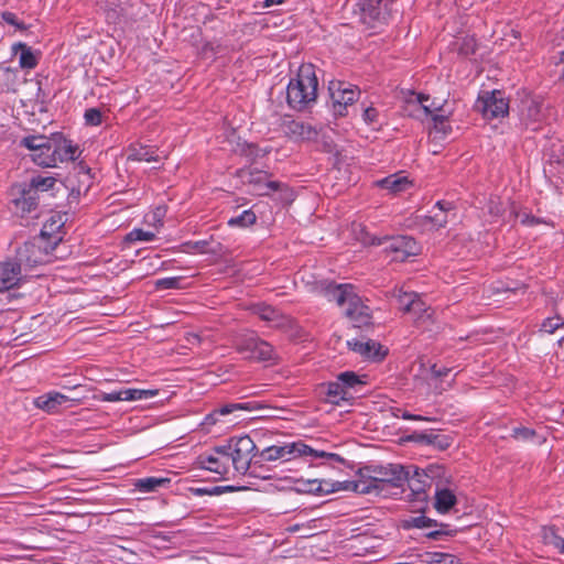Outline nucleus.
Segmentation results:
<instances>
[{
	"label": "nucleus",
	"mask_w": 564,
	"mask_h": 564,
	"mask_svg": "<svg viewBox=\"0 0 564 564\" xmlns=\"http://www.w3.org/2000/svg\"><path fill=\"white\" fill-rule=\"evenodd\" d=\"M365 471H367L370 492H380L388 485L394 488L402 487L408 479V470L402 465L366 467ZM360 475L361 477L366 476L364 469L360 470Z\"/></svg>",
	"instance_id": "obj_3"
},
{
	"label": "nucleus",
	"mask_w": 564,
	"mask_h": 564,
	"mask_svg": "<svg viewBox=\"0 0 564 564\" xmlns=\"http://www.w3.org/2000/svg\"><path fill=\"white\" fill-rule=\"evenodd\" d=\"M477 51V42L473 36H466L463 39L458 52L460 55L469 56L474 55Z\"/></svg>",
	"instance_id": "obj_47"
},
{
	"label": "nucleus",
	"mask_w": 564,
	"mask_h": 564,
	"mask_svg": "<svg viewBox=\"0 0 564 564\" xmlns=\"http://www.w3.org/2000/svg\"><path fill=\"white\" fill-rule=\"evenodd\" d=\"M378 116H379V112L373 107H367L364 109L362 118H364L365 122H367L368 124L377 122Z\"/></svg>",
	"instance_id": "obj_63"
},
{
	"label": "nucleus",
	"mask_w": 564,
	"mask_h": 564,
	"mask_svg": "<svg viewBox=\"0 0 564 564\" xmlns=\"http://www.w3.org/2000/svg\"><path fill=\"white\" fill-rule=\"evenodd\" d=\"M373 246H384V251L392 256L393 261L403 262L419 253V246L414 238L409 236L372 238L369 242Z\"/></svg>",
	"instance_id": "obj_5"
},
{
	"label": "nucleus",
	"mask_w": 564,
	"mask_h": 564,
	"mask_svg": "<svg viewBox=\"0 0 564 564\" xmlns=\"http://www.w3.org/2000/svg\"><path fill=\"white\" fill-rule=\"evenodd\" d=\"M47 140L48 138L45 135H28L20 141V145L35 153L39 150L44 149V145L46 144L45 142H47Z\"/></svg>",
	"instance_id": "obj_37"
},
{
	"label": "nucleus",
	"mask_w": 564,
	"mask_h": 564,
	"mask_svg": "<svg viewBox=\"0 0 564 564\" xmlns=\"http://www.w3.org/2000/svg\"><path fill=\"white\" fill-rule=\"evenodd\" d=\"M289 131L291 134L299 137L302 140H314L317 137L315 128L311 124L295 120L289 123Z\"/></svg>",
	"instance_id": "obj_30"
},
{
	"label": "nucleus",
	"mask_w": 564,
	"mask_h": 564,
	"mask_svg": "<svg viewBox=\"0 0 564 564\" xmlns=\"http://www.w3.org/2000/svg\"><path fill=\"white\" fill-rule=\"evenodd\" d=\"M415 96H416V100L413 104V106L417 107L419 109H422L425 112V115H432V107L435 110H440L442 108L441 105L435 106L434 102L431 106L424 105V101L429 100V96H426V95L415 94Z\"/></svg>",
	"instance_id": "obj_54"
},
{
	"label": "nucleus",
	"mask_w": 564,
	"mask_h": 564,
	"mask_svg": "<svg viewBox=\"0 0 564 564\" xmlns=\"http://www.w3.org/2000/svg\"><path fill=\"white\" fill-rule=\"evenodd\" d=\"M258 314L261 319L268 321V322H274L279 317V312L275 308L268 306V305L260 306L258 308Z\"/></svg>",
	"instance_id": "obj_56"
},
{
	"label": "nucleus",
	"mask_w": 564,
	"mask_h": 564,
	"mask_svg": "<svg viewBox=\"0 0 564 564\" xmlns=\"http://www.w3.org/2000/svg\"><path fill=\"white\" fill-rule=\"evenodd\" d=\"M17 189L19 197L13 199V204L21 212L22 216L35 210L39 205V194H36V191L26 184L19 185Z\"/></svg>",
	"instance_id": "obj_17"
},
{
	"label": "nucleus",
	"mask_w": 564,
	"mask_h": 564,
	"mask_svg": "<svg viewBox=\"0 0 564 564\" xmlns=\"http://www.w3.org/2000/svg\"><path fill=\"white\" fill-rule=\"evenodd\" d=\"M400 0H357L355 14L370 29H380L397 20L400 14Z\"/></svg>",
	"instance_id": "obj_2"
},
{
	"label": "nucleus",
	"mask_w": 564,
	"mask_h": 564,
	"mask_svg": "<svg viewBox=\"0 0 564 564\" xmlns=\"http://www.w3.org/2000/svg\"><path fill=\"white\" fill-rule=\"evenodd\" d=\"M339 490H350L359 494H369L370 487L367 480H346V481H335L334 484H329V488L325 489V494H332Z\"/></svg>",
	"instance_id": "obj_25"
},
{
	"label": "nucleus",
	"mask_w": 564,
	"mask_h": 564,
	"mask_svg": "<svg viewBox=\"0 0 564 564\" xmlns=\"http://www.w3.org/2000/svg\"><path fill=\"white\" fill-rule=\"evenodd\" d=\"M1 18L8 24L15 26L19 30H26V25L23 22H20L17 15L10 11H3L1 13Z\"/></svg>",
	"instance_id": "obj_58"
},
{
	"label": "nucleus",
	"mask_w": 564,
	"mask_h": 564,
	"mask_svg": "<svg viewBox=\"0 0 564 564\" xmlns=\"http://www.w3.org/2000/svg\"><path fill=\"white\" fill-rule=\"evenodd\" d=\"M284 187V184L278 182V181H269V177L267 178V181H264L263 183V186L261 188V191H259V195L261 196H264V195H268L269 192L273 191H280Z\"/></svg>",
	"instance_id": "obj_59"
},
{
	"label": "nucleus",
	"mask_w": 564,
	"mask_h": 564,
	"mask_svg": "<svg viewBox=\"0 0 564 564\" xmlns=\"http://www.w3.org/2000/svg\"><path fill=\"white\" fill-rule=\"evenodd\" d=\"M433 557L431 564H460V560L449 553L433 552Z\"/></svg>",
	"instance_id": "obj_49"
},
{
	"label": "nucleus",
	"mask_w": 564,
	"mask_h": 564,
	"mask_svg": "<svg viewBox=\"0 0 564 564\" xmlns=\"http://www.w3.org/2000/svg\"><path fill=\"white\" fill-rule=\"evenodd\" d=\"M422 473L417 469L410 476L408 471V479L405 480L411 489V503L413 505V512H425L429 508V495L425 490L426 480L423 479Z\"/></svg>",
	"instance_id": "obj_10"
},
{
	"label": "nucleus",
	"mask_w": 564,
	"mask_h": 564,
	"mask_svg": "<svg viewBox=\"0 0 564 564\" xmlns=\"http://www.w3.org/2000/svg\"><path fill=\"white\" fill-rule=\"evenodd\" d=\"M75 398H69L59 392H50L44 395H40L34 400V405L48 413L55 412L57 408L67 401H75Z\"/></svg>",
	"instance_id": "obj_21"
},
{
	"label": "nucleus",
	"mask_w": 564,
	"mask_h": 564,
	"mask_svg": "<svg viewBox=\"0 0 564 564\" xmlns=\"http://www.w3.org/2000/svg\"><path fill=\"white\" fill-rule=\"evenodd\" d=\"M155 238V235L152 231H145L140 228H135L131 230L126 236L127 242H134V241H152Z\"/></svg>",
	"instance_id": "obj_41"
},
{
	"label": "nucleus",
	"mask_w": 564,
	"mask_h": 564,
	"mask_svg": "<svg viewBox=\"0 0 564 564\" xmlns=\"http://www.w3.org/2000/svg\"><path fill=\"white\" fill-rule=\"evenodd\" d=\"M189 491L197 497L202 496H218L217 486L213 487H191Z\"/></svg>",
	"instance_id": "obj_60"
},
{
	"label": "nucleus",
	"mask_w": 564,
	"mask_h": 564,
	"mask_svg": "<svg viewBox=\"0 0 564 564\" xmlns=\"http://www.w3.org/2000/svg\"><path fill=\"white\" fill-rule=\"evenodd\" d=\"M317 77L312 64H303L286 87L288 105L297 111L310 108L317 97Z\"/></svg>",
	"instance_id": "obj_1"
},
{
	"label": "nucleus",
	"mask_w": 564,
	"mask_h": 564,
	"mask_svg": "<svg viewBox=\"0 0 564 564\" xmlns=\"http://www.w3.org/2000/svg\"><path fill=\"white\" fill-rule=\"evenodd\" d=\"M561 325H563L561 317H549L542 323V330L553 334Z\"/></svg>",
	"instance_id": "obj_57"
},
{
	"label": "nucleus",
	"mask_w": 564,
	"mask_h": 564,
	"mask_svg": "<svg viewBox=\"0 0 564 564\" xmlns=\"http://www.w3.org/2000/svg\"><path fill=\"white\" fill-rule=\"evenodd\" d=\"M319 393L325 395V401L334 405H340L341 402L352 401V395L344 390L338 379L336 381L323 383L319 387Z\"/></svg>",
	"instance_id": "obj_19"
},
{
	"label": "nucleus",
	"mask_w": 564,
	"mask_h": 564,
	"mask_svg": "<svg viewBox=\"0 0 564 564\" xmlns=\"http://www.w3.org/2000/svg\"><path fill=\"white\" fill-rule=\"evenodd\" d=\"M477 108L487 119L505 117L509 112V101L500 90L486 91L478 98Z\"/></svg>",
	"instance_id": "obj_8"
},
{
	"label": "nucleus",
	"mask_w": 564,
	"mask_h": 564,
	"mask_svg": "<svg viewBox=\"0 0 564 564\" xmlns=\"http://www.w3.org/2000/svg\"><path fill=\"white\" fill-rule=\"evenodd\" d=\"M65 187L69 189V193H68V196H67V200H68V204L72 205V204H78V199L82 195V187L80 186H75L74 185V181H73V177L68 176L65 181Z\"/></svg>",
	"instance_id": "obj_45"
},
{
	"label": "nucleus",
	"mask_w": 564,
	"mask_h": 564,
	"mask_svg": "<svg viewBox=\"0 0 564 564\" xmlns=\"http://www.w3.org/2000/svg\"><path fill=\"white\" fill-rule=\"evenodd\" d=\"M101 400L107 401V402H117V401H128V398H124V389H122L119 391L102 393Z\"/></svg>",
	"instance_id": "obj_62"
},
{
	"label": "nucleus",
	"mask_w": 564,
	"mask_h": 564,
	"mask_svg": "<svg viewBox=\"0 0 564 564\" xmlns=\"http://www.w3.org/2000/svg\"><path fill=\"white\" fill-rule=\"evenodd\" d=\"M306 451H311V446L306 445L302 441H297L292 443H285L284 445L281 446H269L260 453V457L265 462H273L280 458L290 460L292 458L306 456Z\"/></svg>",
	"instance_id": "obj_9"
},
{
	"label": "nucleus",
	"mask_w": 564,
	"mask_h": 564,
	"mask_svg": "<svg viewBox=\"0 0 564 564\" xmlns=\"http://www.w3.org/2000/svg\"><path fill=\"white\" fill-rule=\"evenodd\" d=\"M155 394L156 391L153 390L124 389V398H128V401L148 399Z\"/></svg>",
	"instance_id": "obj_46"
},
{
	"label": "nucleus",
	"mask_w": 564,
	"mask_h": 564,
	"mask_svg": "<svg viewBox=\"0 0 564 564\" xmlns=\"http://www.w3.org/2000/svg\"><path fill=\"white\" fill-rule=\"evenodd\" d=\"M14 53L21 52L20 54V66L22 68H34L37 65V58L25 43L19 42L12 46Z\"/></svg>",
	"instance_id": "obj_31"
},
{
	"label": "nucleus",
	"mask_w": 564,
	"mask_h": 564,
	"mask_svg": "<svg viewBox=\"0 0 564 564\" xmlns=\"http://www.w3.org/2000/svg\"><path fill=\"white\" fill-rule=\"evenodd\" d=\"M240 153L249 159L251 163L259 156L258 148L253 143H246L242 145Z\"/></svg>",
	"instance_id": "obj_61"
},
{
	"label": "nucleus",
	"mask_w": 564,
	"mask_h": 564,
	"mask_svg": "<svg viewBox=\"0 0 564 564\" xmlns=\"http://www.w3.org/2000/svg\"><path fill=\"white\" fill-rule=\"evenodd\" d=\"M128 160L139 162H152L158 161V156L155 155V151L151 147L132 145L129 149Z\"/></svg>",
	"instance_id": "obj_33"
},
{
	"label": "nucleus",
	"mask_w": 564,
	"mask_h": 564,
	"mask_svg": "<svg viewBox=\"0 0 564 564\" xmlns=\"http://www.w3.org/2000/svg\"><path fill=\"white\" fill-rule=\"evenodd\" d=\"M306 456H312L314 458H327L340 464L345 463V458L336 453H327L324 451H317L311 447V451H306Z\"/></svg>",
	"instance_id": "obj_52"
},
{
	"label": "nucleus",
	"mask_w": 564,
	"mask_h": 564,
	"mask_svg": "<svg viewBox=\"0 0 564 564\" xmlns=\"http://www.w3.org/2000/svg\"><path fill=\"white\" fill-rule=\"evenodd\" d=\"M347 346L351 351L372 361H381L388 355V349L381 344L364 336L360 339L348 340Z\"/></svg>",
	"instance_id": "obj_11"
},
{
	"label": "nucleus",
	"mask_w": 564,
	"mask_h": 564,
	"mask_svg": "<svg viewBox=\"0 0 564 564\" xmlns=\"http://www.w3.org/2000/svg\"><path fill=\"white\" fill-rule=\"evenodd\" d=\"M432 447L437 451H446L454 442V438L447 434L436 433L435 437H433Z\"/></svg>",
	"instance_id": "obj_48"
},
{
	"label": "nucleus",
	"mask_w": 564,
	"mask_h": 564,
	"mask_svg": "<svg viewBox=\"0 0 564 564\" xmlns=\"http://www.w3.org/2000/svg\"><path fill=\"white\" fill-rule=\"evenodd\" d=\"M423 224L430 225L431 228L435 230L444 228L447 224V215L442 210L434 213L433 215L424 216Z\"/></svg>",
	"instance_id": "obj_39"
},
{
	"label": "nucleus",
	"mask_w": 564,
	"mask_h": 564,
	"mask_svg": "<svg viewBox=\"0 0 564 564\" xmlns=\"http://www.w3.org/2000/svg\"><path fill=\"white\" fill-rule=\"evenodd\" d=\"M377 185L387 189L390 194H398L406 191L410 187L411 182L406 176L395 173L378 181Z\"/></svg>",
	"instance_id": "obj_23"
},
{
	"label": "nucleus",
	"mask_w": 564,
	"mask_h": 564,
	"mask_svg": "<svg viewBox=\"0 0 564 564\" xmlns=\"http://www.w3.org/2000/svg\"><path fill=\"white\" fill-rule=\"evenodd\" d=\"M549 532L550 534H545V539H549V543L556 547L561 554H564V538L560 536L553 527L550 528Z\"/></svg>",
	"instance_id": "obj_55"
},
{
	"label": "nucleus",
	"mask_w": 564,
	"mask_h": 564,
	"mask_svg": "<svg viewBox=\"0 0 564 564\" xmlns=\"http://www.w3.org/2000/svg\"><path fill=\"white\" fill-rule=\"evenodd\" d=\"M434 498L435 510L443 514L447 513L457 503L454 492L447 488H440V484H436Z\"/></svg>",
	"instance_id": "obj_22"
},
{
	"label": "nucleus",
	"mask_w": 564,
	"mask_h": 564,
	"mask_svg": "<svg viewBox=\"0 0 564 564\" xmlns=\"http://www.w3.org/2000/svg\"><path fill=\"white\" fill-rule=\"evenodd\" d=\"M238 349L240 352H249L248 358L260 361L271 360L274 354V349L269 343L256 337L246 339Z\"/></svg>",
	"instance_id": "obj_14"
},
{
	"label": "nucleus",
	"mask_w": 564,
	"mask_h": 564,
	"mask_svg": "<svg viewBox=\"0 0 564 564\" xmlns=\"http://www.w3.org/2000/svg\"><path fill=\"white\" fill-rule=\"evenodd\" d=\"M47 144L44 145L43 150H39L37 152L32 154V160L40 166H55V149H54V139L53 134L48 138Z\"/></svg>",
	"instance_id": "obj_26"
},
{
	"label": "nucleus",
	"mask_w": 564,
	"mask_h": 564,
	"mask_svg": "<svg viewBox=\"0 0 564 564\" xmlns=\"http://www.w3.org/2000/svg\"><path fill=\"white\" fill-rule=\"evenodd\" d=\"M256 221H257L256 214L251 209H248V210H243L239 216L231 217L228 220V225L230 227L246 228V227H249V226L256 224Z\"/></svg>",
	"instance_id": "obj_35"
},
{
	"label": "nucleus",
	"mask_w": 564,
	"mask_h": 564,
	"mask_svg": "<svg viewBox=\"0 0 564 564\" xmlns=\"http://www.w3.org/2000/svg\"><path fill=\"white\" fill-rule=\"evenodd\" d=\"M261 409H269L271 408L264 405L261 402L258 401H249V402H242V403H229L225 404L218 409L215 410V413L220 415H227L238 410H245V411H254V410H261Z\"/></svg>",
	"instance_id": "obj_27"
},
{
	"label": "nucleus",
	"mask_w": 564,
	"mask_h": 564,
	"mask_svg": "<svg viewBox=\"0 0 564 564\" xmlns=\"http://www.w3.org/2000/svg\"><path fill=\"white\" fill-rule=\"evenodd\" d=\"M433 119V128L437 133H442L444 137L447 135L452 128L447 123V118L443 115H434Z\"/></svg>",
	"instance_id": "obj_43"
},
{
	"label": "nucleus",
	"mask_w": 564,
	"mask_h": 564,
	"mask_svg": "<svg viewBox=\"0 0 564 564\" xmlns=\"http://www.w3.org/2000/svg\"><path fill=\"white\" fill-rule=\"evenodd\" d=\"M56 183V178L53 176H34L31 178L30 183L26 184L28 186L32 187L34 191H36V194L39 191L46 192L48 189H52Z\"/></svg>",
	"instance_id": "obj_36"
},
{
	"label": "nucleus",
	"mask_w": 564,
	"mask_h": 564,
	"mask_svg": "<svg viewBox=\"0 0 564 564\" xmlns=\"http://www.w3.org/2000/svg\"><path fill=\"white\" fill-rule=\"evenodd\" d=\"M18 70L0 67V93H14L18 86Z\"/></svg>",
	"instance_id": "obj_28"
},
{
	"label": "nucleus",
	"mask_w": 564,
	"mask_h": 564,
	"mask_svg": "<svg viewBox=\"0 0 564 564\" xmlns=\"http://www.w3.org/2000/svg\"><path fill=\"white\" fill-rule=\"evenodd\" d=\"M181 276L163 278L155 281L158 290L180 289L182 283Z\"/></svg>",
	"instance_id": "obj_44"
},
{
	"label": "nucleus",
	"mask_w": 564,
	"mask_h": 564,
	"mask_svg": "<svg viewBox=\"0 0 564 564\" xmlns=\"http://www.w3.org/2000/svg\"><path fill=\"white\" fill-rule=\"evenodd\" d=\"M422 475L425 479L431 480V482L436 479H438L440 481H442V479H445L447 481L446 468L442 465H429L423 470Z\"/></svg>",
	"instance_id": "obj_38"
},
{
	"label": "nucleus",
	"mask_w": 564,
	"mask_h": 564,
	"mask_svg": "<svg viewBox=\"0 0 564 564\" xmlns=\"http://www.w3.org/2000/svg\"><path fill=\"white\" fill-rule=\"evenodd\" d=\"M295 484L297 486L295 487V490L300 494H314V495H322L325 494V489L322 486V481L319 479H296Z\"/></svg>",
	"instance_id": "obj_34"
},
{
	"label": "nucleus",
	"mask_w": 564,
	"mask_h": 564,
	"mask_svg": "<svg viewBox=\"0 0 564 564\" xmlns=\"http://www.w3.org/2000/svg\"><path fill=\"white\" fill-rule=\"evenodd\" d=\"M171 479L164 477H147L138 479L135 488L142 492H155L159 488L170 485Z\"/></svg>",
	"instance_id": "obj_29"
},
{
	"label": "nucleus",
	"mask_w": 564,
	"mask_h": 564,
	"mask_svg": "<svg viewBox=\"0 0 564 564\" xmlns=\"http://www.w3.org/2000/svg\"><path fill=\"white\" fill-rule=\"evenodd\" d=\"M429 311L430 307L426 306V304L421 300L420 295L416 293L410 313L417 315V318H422L424 317V315H426L427 317L431 316Z\"/></svg>",
	"instance_id": "obj_50"
},
{
	"label": "nucleus",
	"mask_w": 564,
	"mask_h": 564,
	"mask_svg": "<svg viewBox=\"0 0 564 564\" xmlns=\"http://www.w3.org/2000/svg\"><path fill=\"white\" fill-rule=\"evenodd\" d=\"M197 464L204 469L216 473L218 475H225L228 471V466L219 462L216 456L213 455H199Z\"/></svg>",
	"instance_id": "obj_32"
},
{
	"label": "nucleus",
	"mask_w": 564,
	"mask_h": 564,
	"mask_svg": "<svg viewBox=\"0 0 564 564\" xmlns=\"http://www.w3.org/2000/svg\"><path fill=\"white\" fill-rule=\"evenodd\" d=\"M55 164L57 162L75 161L79 155V148L67 140L62 133H54Z\"/></svg>",
	"instance_id": "obj_16"
},
{
	"label": "nucleus",
	"mask_w": 564,
	"mask_h": 564,
	"mask_svg": "<svg viewBox=\"0 0 564 564\" xmlns=\"http://www.w3.org/2000/svg\"><path fill=\"white\" fill-rule=\"evenodd\" d=\"M362 378H366V376H358L354 371H344L337 376V379L344 390L348 391V393L352 395V400H355L358 394L362 393V390L367 384V381Z\"/></svg>",
	"instance_id": "obj_20"
},
{
	"label": "nucleus",
	"mask_w": 564,
	"mask_h": 564,
	"mask_svg": "<svg viewBox=\"0 0 564 564\" xmlns=\"http://www.w3.org/2000/svg\"><path fill=\"white\" fill-rule=\"evenodd\" d=\"M321 293H323L328 301H335L339 306L348 303V297L354 295V288L351 284H336L334 282L322 281L318 284Z\"/></svg>",
	"instance_id": "obj_15"
},
{
	"label": "nucleus",
	"mask_w": 564,
	"mask_h": 564,
	"mask_svg": "<svg viewBox=\"0 0 564 564\" xmlns=\"http://www.w3.org/2000/svg\"><path fill=\"white\" fill-rule=\"evenodd\" d=\"M235 176L239 178L243 184L258 186L261 191L264 181H267L269 177V174L257 169L241 167L235 172Z\"/></svg>",
	"instance_id": "obj_24"
},
{
	"label": "nucleus",
	"mask_w": 564,
	"mask_h": 564,
	"mask_svg": "<svg viewBox=\"0 0 564 564\" xmlns=\"http://www.w3.org/2000/svg\"><path fill=\"white\" fill-rule=\"evenodd\" d=\"M435 434L436 433L433 432H413L411 435L408 436V440L419 444L432 446V441H434L433 437H435Z\"/></svg>",
	"instance_id": "obj_51"
},
{
	"label": "nucleus",
	"mask_w": 564,
	"mask_h": 564,
	"mask_svg": "<svg viewBox=\"0 0 564 564\" xmlns=\"http://www.w3.org/2000/svg\"><path fill=\"white\" fill-rule=\"evenodd\" d=\"M47 253L35 242H25L17 251L15 260L24 270L35 268L46 262Z\"/></svg>",
	"instance_id": "obj_12"
},
{
	"label": "nucleus",
	"mask_w": 564,
	"mask_h": 564,
	"mask_svg": "<svg viewBox=\"0 0 564 564\" xmlns=\"http://www.w3.org/2000/svg\"><path fill=\"white\" fill-rule=\"evenodd\" d=\"M419 516H410L401 520V527L404 530L410 529H427L435 528L437 530L426 533V538L431 540H442L444 536H454L457 533L456 529H452L447 523H438L436 520L424 516V512H419Z\"/></svg>",
	"instance_id": "obj_6"
},
{
	"label": "nucleus",
	"mask_w": 564,
	"mask_h": 564,
	"mask_svg": "<svg viewBox=\"0 0 564 564\" xmlns=\"http://www.w3.org/2000/svg\"><path fill=\"white\" fill-rule=\"evenodd\" d=\"M232 465L236 471L245 475L251 464V454L257 449V446L249 435L232 436Z\"/></svg>",
	"instance_id": "obj_7"
},
{
	"label": "nucleus",
	"mask_w": 564,
	"mask_h": 564,
	"mask_svg": "<svg viewBox=\"0 0 564 564\" xmlns=\"http://www.w3.org/2000/svg\"><path fill=\"white\" fill-rule=\"evenodd\" d=\"M433 558V552H424L417 554L411 564H431Z\"/></svg>",
	"instance_id": "obj_64"
},
{
	"label": "nucleus",
	"mask_w": 564,
	"mask_h": 564,
	"mask_svg": "<svg viewBox=\"0 0 564 564\" xmlns=\"http://www.w3.org/2000/svg\"><path fill=\"white\" fill-rule=\"evenodd\" d=\"M536 436V432L533 429L525 426H517L512 429L511 437L517 441L528 442Z\"/></svg>",
	"instance_id": "obj_42"
},
{
	"label": "nucleus",
	"mask_w": 564,
	"mask_h": 564,
	"mask_svg": "<svg viewBox=\"0 0 564 564\" xmlns=\"http://www.w3.org/2000/svg\"><path fill=\"white\" fill-rule=\"evenodd\" d=\"M21 264L17 261L0 263V292L12 289L22 280Z\"/></svg>",
	"instance_id": "obj_18"
},
{
	"label": "nucleus",
	"mask_w": 564,
	"mask_h": 564,
	"mask_svg": "<svg viewBox=\"0 0 564 564\" xmlns=\"http://www.w3.org/2000/svg\"><path fill=\"white\" fill-rule=\"evenodd\" d=\"M415 294H416L415 292H404L402 290L398 291L397 301H398L400 308L403 312H405V313L411 312V306H413V301H414Z\"/></svg>",
	"instance_id": "obj_40"
},
{
	"label": "nucleus",
	"mask_w": 564,
	"mask_h": 564,
	"mask_svg": "<svg viewBox=\"0 0 564 564\" xmlns=\"http://www.w3.org/2000/svg\"><path fill=\"white\" fill-rule=\"evenodd\" d=\"M345 314L354 322L355 328L371 325L372 317L370 308L362 303L361 299L356 293L348 297Z\"/></svg>",
	"instance_id": "obj_13"
},
{
	"label": "nucleus",
	"mask_w": 564,
	"mask_h": 564,
	"mask_svg": "<svg viewBox=\"0 0 564 564\" xmlns=\"http://www.w3.org/2000/svg\"><path fill=\"white\" fill-rule=\"evenodd\" d=\"M333 102L334 115L345 117L348 115V107L352 106L360 96V89L343 80H332L328 86Z\"/></svg>",
	"instance_id": "obj_4"
},
{
	"label": "nucleus",
	"mask_w": 564,
	"mask_h": 564,
	"mask_svg": "<svg viewBox=\"0 0 564 564\" xmlns=\"http://www.w3.org/2000/svg\"><path fill=\"white\" fill-rule=\"evenodd\" d=\"M85 121L89 126H99L102 122V113L98 108H89L84 115Z\"/></svg>",
	"instance_id": "obj_53"
}]
</instances>
